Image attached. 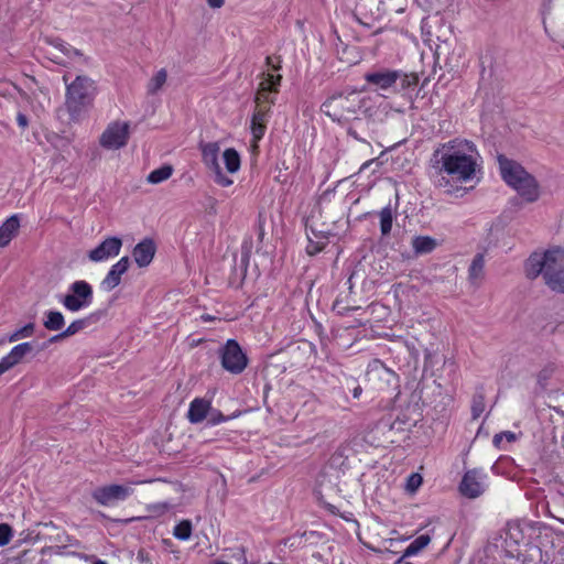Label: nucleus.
Masks as SVG:
<instances>
[{"mask_svg":"<svg viewBox=\"0 0 564 564\" xmlns=\"http://www.w3.org/2000/svg\"><path fill=\"white\" fill-rule=\"evenodd\" d=\"M431 161L441 174L448 175L458 183L474 180L480 170V155L474 142L466 139H453L440 144Z\"/></svg>","mask_w":564,"mask_h":564,"instance_id":"obj_1","label":"nucleus"},{"mask_svg":"<svg viewBox=\"0 0 564 564\" xmlns=\"http://www.w3.org/2000/svg\"><path fill=\"white\" fill-rule=\"evenodd\" d=\"M525 275L530 280L543 276L544 283L555 292L564 293V250L555 248L543 253L533 252L525 261Z\"/></svg>","mask_w":564,"mask_h":564,"instance_id":"obj_2","label":"nucleus"},{"mask_svg":"<svg viewBox=\"0 0 564 564\" xmlns=\"http://www.w3.org/2000/svg\"><path fill=\"white\" fill-rule=\"evenodd\" d=\"M66 86L65 108L72 121H79L93 106L97 95L96 83L86 75H78L69 82V75H63Z\"/></svg>","mask_w":564,"mask_h":564,"instance_id":"obj_3","label":"nucleus"},{"mask_svg":"<svg viewBox=\"0 0 564 564\" xmlns=\"http://www.w3.org/2000/svg\"><path fill=\"white\" fill-rule=\"evenodd\" d=\"M367 99L356 90L335 91L326 98L321 106V111L334 122L346 123L358 119L359 113L367 112L365 108Z\"/></svg>","mask_w":564,"mask_h":564,"instance_id":"obj_4","label":"nucleus"},{"mask_svg":"<svg viewBox=\"0 0 564 564\" xmlns=\"http://www.w3.org/2000/svg\"><path fill=\"white\" fill-rule=\"evenodd\" d=\"M501 178L528 203L539 199V184L533 175L518 162L503 154L497 156Z\"/></svg>","mask_w":564,"mask_h":564,"instance_id":"obj_5","label":"nucleus"},{"mask_svg":"<svg viewBox=\"0 0 564 564\" xmlns=\"http://www.w3.org/2000/svg\"><path fill=\"white\" fill-rule=\"evenodd\" d=\"M59 303L69 312L76 313L89 307L94 301L93 286L85 280L74 281L68 292L58 297Z\"/></svg>","mask_w":564,"mask_h":564,"instance_id":"obj_6","label":"nucleus"},{"mask_svg":"<svg viewBox=\"0 0 564 564\" xmlns=\"http://www.w3.org/2000/svg\"><path fill=\"white\" fill-rule=\"evenodd\" d=\"M219 356L223 368L232 375L241 373L248 366V358L235 339L225 343L219 349Z\"/></svg>","mask_w":564,"mask_h":564,"instance_id":"obj_7","label":"nucleus"},{"mask_svg":"<svg viewBox=\"0 0 564 564\" xmlns=\"http://www.w3.org/2000/svg\"><path fill=\"white\" fill-rule=\"evenodd\" d=\"M130 138V123L128 121L110 122L99 138V144L106 150L124 148Z\"/></svg>","mask_w":564,"mask_h":564,"instance_id":"obj_8","label":"nucleus"},{"mask_svg":"<svg viewBox=\"0 0 564 564\" xmlns=\"http://www.w3.org/2000/svg\"><path fill=\"white\" fill-rule=\"evenodd\" d=\"M132 494L131 486L112 484L96 488L91 492V497L100 506L111 507L127 500Z\"/></svg>","mask_w":564,"mask_h":564,"instance_id":"obj_9","label":"nucleus"},{"mask_svg":"<svg viewBox=\"0 0 564 564\" xmlns=\"http://www.w3.org/2000/svg\"><path fill=\"white\" fill-rule=\"evenodd\" d=\"M486 474L479 469L467 470L459 484L460 494L469 499H475L485 492Z\"/></svg>","mask_w":564,"mask_h":564,"instance_id":"obj_10","label":"nucleus"},{"mask_svg":"<svg viewBox=\"0 0 564 564\" xmlns=\"http://www.w3.org/2000/svg\"><path fill=\"white\" fill-rule=\"evenodd\" d=\"M48 43L56 52H47V57L58 65L67 66L72 61L83 57L77 48L61 39H52Z\"/></svg>","mask_w":564,"mask_h":564,"instance_id":"obj_11","label":"nucleus"},{"mask_svg":"<svg viewBox=\"0 0 564 564\" xmlns=\"http://www.w3.org/2000/svg\"><path fill=\"white\" fill-rule=\"evenodd\" d=\"M122 240L119 237H108L96 248L88 252V259L93 262H102L119 254Z\"/></svg>","mask_w":564,"mask_h":564,"instance_id":"obj_12","label":"nucleus"},{"mask_svg":"<svg viewBox=\"0 0 564 564\" xmlns=\"http://www.w3.org/2000/svg\"><path fill=\"white\" fill-rule=\"evenodd\" d=\"M402 72L392 69H382L365 74V80L376 86L378 89L387 90L391 88L401 77Z\"/></svg>","mask_w":564,"mask_h":564,"instance_id":"obj_13","label":"nucleus"},{"mask_svg":"<svg viewBox=\"0 0 564 564\" xmlns=\"http://www.w3.org/2000/svg\"><path fill=\"white\" fill-rule=\"evenodd\" d=\"M130 259L122 257L119 261L111 265L108 273L100 283L104 291L110 292L121 283V276L128 271Z\"/></svg>","mask_w":564,"mask_h":564,"instance_id":"obj_14","label":"nucleus"},{"mask_svg":"<svg viewBox=\"0 0 564 564\" xmlns=\"http://www.w3.org/2000/svg\"><path fill=\"white\" fill-rule=\"evenodd\" d=\"M33 351V345L29 341L14 346L8 355L0 359V367L7 372L19 365L23 358Z\"/></svg>","mask_w":564,"mask_h":564,"instance_id":"obj_15","label":"nucleus"},{"mask_svg":"<svg viewBox=\"0 0 564 564\" xmlns=\"http://www.w3.org/2000/svg\"><path fill=\"white\" fill-rule=\"evenodd\" d=\"M155 251L156 247L154 241L150 238H145L137 243L132 251V256L138 267L144 268L152 262Z\"/></svg>","mask_w":564,"mask_h":564,"instance_id":"obj_16","label":"nucleus"},{"mask_svg":"<svg viewBox=\"0 0 564 564\" xmlns=\"http://www.w3.org/2000/svg\"><path fill=\"white\" fill-rule=\"evenodd\" d=\"M212 409V402L204 398H195L191 401L187 419L192 424H198L207 419Z\"/></svg>","mask_w":564,"mask_h":564,"instance_id":"obj_17","label":"nucleus"},{"mask_svg":"<svg viewBox=\"0 0 564 564\" xmlns=\"http://www.w3.org/2000/svg\"><path fill=\"white\" fill-rule=\"evenodd\" d=\"M102 316L101 311H96L83 318H78L73 321L66 328H65V335H68V337L74 336L78 334L79 332L93 326L94 324L98 323Z\"/></svg>","mask_w":564,"mask_h":564,"instance_id":"obj_18","label":"nucleus"},{"mask_svg":"<svg viewBox=\"0 0 564 564\" xmlns=\"http://www.w3.org/2000/svg\"><path fill=\"white\" fill-rule=\"evenodd\" d=\"M20 227V220L18 215L10 216L0 226V248H3L10 243V241L17 236Z\"/></svg>","mask_w":564,"mask_h":564,"instance_id":"obj_19","label":"nucleus"},{"mask_svg":"<svg viewBox=\"0 0 564 564\" xmlns=\"http://www.w3.org/2000/svg\"><path fill=\"white\" fill-rule=\"evenodd\" d=\"M203 162L210 170L218 169L219 144L217 142H208L200 144Z\"/></svg>","mask_w":564,"mask_h":564,"instance_id":"obj_20","label":"nucleus"},{"mask_svg":"<svg viewBox=\"0 0 564 564\" xmlns=\"http://www.w3.org/2000/svg\"><path fill=\"white\" fill-rule=\"evenodd\" d=\"M431 542V536L429 534H421L415 538L404 550L403 555L394 563V564H410L404 561L405 557H410L416 555L424 547H426Z\"/></svg>","mask_w":564,"mask_h":564,"instance_id":"obj_21","label":"nucleus"},{"mask_svg":"<svg viewBox=\"0 0 564 564\" xmlns=\"http://www.w3.org/2000/svg\"><path fill=\"white\" fill-rule=\"evenodd\" d=\"M485 257L482 253H477L468 269V279L471 284L478 286L484 279Z\"/></svg>","mask_w":564,"mask_h":564,"instance_id":"obj_22","label":"nucleus"},{"mask_svg":"<svg viewBox=\"0 0 564 564\" xmlns=\"http://www.w3.org/2000/svg\"><path fill=\"white\" fill-rule=\"evenodd\" d=\"M411 245L415 254L421 256L434 251L437 247V241L430 236H415Z\"/></svg>","mask_w":564,"mask_h":564,"instance_id":"obj_23","label":"nucleus"},{"mask_svg":"<svg viewBox=\"0 0 564 564\" xmlns=\"http://www.w3.org/2000/svg\"><path fill=\"white\" fill-rule=\"evenodd\" d=\"M43 325L48 330H61L65 325L64 315L59 311H46Z\"/></svg>","mask_w":564,"mask_h":564,"instance_id":"obj_24","label":"nucleus"},{"mask_svg":"<svg viewBox=\"0 0 564 564\" xmlns=\"http://www.w3.org/2000/svg\"><path fill=\"white\" fill-rule=\"evenodd\" d=\"M379 218H380V231L382 236H388L391 232L392 224L394 219V213L391 208V205L383 207L379 212Z\"/></svg>","mask_w":564,"mask_h":564,"instance_id":"obj_25","label":"nucleus"},{"mask_svg":"<svg viewBox=\"0 0 564 564\" xmlns=\"http://www.w3.org/2000/svg\"><path fill=\"white\" fill-rule=\"evenodd\" d=\"M223 159L229 173H236L239 171L240 155L234 148L226 149L223 153Z\"/></svg>","mask_w":564,"mask_h":564,"instance_id":"obj_26","label":"nucleus"},{"mask_svg":"<svg viewBox=\"0 0 564 564\" xmlns=\"http://www.w3.org/2000/svg\"><path fill=\"white\" fill-rule=\"evenodd\" d=\"M167 73L164 68H161L155 75L149 80L147 89L148 94L155 95L166 83Z\"/></svg>","mask_w":564,"mask_h":564,"instance_id":"obj_27","label":"nucleus"},{"mask_svg":"<svg viewBox=\"0 0 564 564\" xmlns=\"http://www.w3.org/2000/svg\"><path fill=\"white\" fill-rule=\"evenodd\" d=\"M240 415V412H234L230 415H224L218 409L212 406L209 414L207 416V424L210 426H215L217 424L227 422L229 420L236 419Z\"/></svg>","mask_w":564,"mask_h":564,"instance_id":"obj_28","label":"nucleus"},{"mask_svg":"<svg viewBox=\"0 0 564 564\" xmlns=\"http://www.w3.org/2000/svg\"><path fill=\"white\" fill-rule=\"evenodd\" d=\"M173 173V169L170 165H163L159 169L153 170L147 177L151 184H159L166 181Z\"/></svg>","mask_w":564,"mask_h":564,"instance_id":"obj_29","label":"nucleus"},{"mask_svg":"<svg viewBox=\"0 0 564 564\" xmlns=\"http://www.w3.org/2000/svg\"><path fill=\"white\" fill-rule=\"evenodd\" d=\"M263 80L260 83L262 90L263 89H270L272 93H278L279 87L281 84L282 76L281 75H274L270 72L263 73Z\"/></svg>","mask_w":564,"mask_h":564,"instance_id":"obj_30","label":"nucleus"},{"mask_svg":"<svg viewBox=\"0 0 564 564\" xmlns=\"http://www.w3.org/2000/svg\"><path fill=\"white\" fill-rule=\"evenodd\" d=\"M485 406V395L481 391H477L471 402V416L474 420H477L484 413Z\"/></svg>","mask_w":564,"mask_h":564,"instance_id":"obj_31","label":"nucleus"},{"mask_svg":"<svg viewBox=\"0 0 564 564\" xmlns=\"http://www.w3.org/2000/svg\"><path fill=\"white\" fill-rule=\"evenodd\" d=\"M173 534L181 541H186L192 534V523L188 520H183L174 527Z\"/></svg>","mask_w":564,"mask_h":564,"instance_id":"obj_32","label":"nucleus"},{"mask_svg":"<svg viewBox=\"0 0 564 564\" xmlns=\"http://www.w3.org/2000/svg\"><path fill=\"white\" fill-rule=\"evenodd\" d=\"M35 325L34 323H29L21 328L15 329L9 337L8 340L10 343L18 341L19 339L31 337L34 333Z\"/></svg>","mask_w":564,"mask_h":564,"instance_id":"obj_33","label":"nucleus"},{"mask_svg":"<svg viewBox=\"0 0 564 564\" xmlns=\"http://www.w3.org/2000/svg\"><path fill=\"white\" fill-rule=\"evenodd\" d=\"M423 478L420 474L413 473L406 478L405 489L410 494H414L422 485Z\"/></svg>","mask_w":564,"mask_h":564,"instance_id":"obj_34","label":"nucleus"},{"mask_svg":"<svg viewBox=\"0 0 564 564\" xmlns=\"http://www.w3.org/2000/svg\"><path fill=\"white\" fill-rule=\"evenodd\" d=\"M250 129H251L253 141L257 143L258 141H260L263 138V135L265 133L267 124L251 120Z\"/></svg>","mask_w":564,"mask_h":564,"instance_id":"obj_35","label":"nucleus"},{"mask_svg":"<svg viewBox=\"0 0 564 564\" xmlns=\"http://www.w3.org/2000/svg\"><path fill=\"white\" fill-rule=\"evenodd\" d=\"M270 93H272V90H270V89L262 90L261 85H259V90L256 96L257 106H261L262 102H268L270 105H273L275 102V99L270 96Z\"/></svg>","mask_w":564,"mask_h":564,"instance_id":"obj_36","label":"nucleus"},{"mask_svg":"<svg viewBox=\"0 0 564 564\" xmlns=\"http://www.w3.org/2000/svg\"><path fill=\"white\" fill-rule=\"evenodd\" d=\"M12 535V528L8 523H0V546L9 544Z\"/></svg>","mask_w":564,"mask_h":564,"instance_id":"obj_37","label":"nucleus"},{"mask_svg":"<svg viewBox=\"0 0 564 564\" xmlns=\"http://www.w3.org/2000/svg\"><path fill=\"white\" fill-rule=\"evenodd\" d=\"M269 111L270 107L264 108L262 106H257L256 110L253 111L251 120L267 124Z\"/></svg>","mask_w":564,"mask_h":564,"instance_id":"obj_38","label":"nucleus"},{"mask_svg":"<svg viewBox=\"0 0 564 564\" xmlns=\"http://www.w3.org/2000/svg\"><path fill=\"white\" fill-rule=\"evenodd\" d=\"M148 510L152 516L160 517L170 510L167 502H158L148 506Z\"/></svg>","mask_w":564,"mask_h":564,"instance_id":"obj_39","label":"nucleus"},{"mask_svg":"<svg viewBox=\"0 0 564 564\" xmlns=\"http://www.w3.org/2000/svg\"><path fill=\"white\" fill-rule=\"evenodd\" d=\"M215 174V177H214V181L223 186V187H227V186H230L234 182L230 177L226 176L223 171H221V167L219 166L218 169H214L212 170Z\"/></svg>","mask_w":564,"mask_h":564,"instance_id":"obj_40","label":"nucleus"},{"mask_svg":"<svg viewBox=\"0 0 564 564\" xmlns=\"http://www.w3.org/2000/svg\"><path fill=\"white\" fill-rule=\"evenodd\" d=\"M350 383L352 384V387H351V389H350V391H351V393H352V397H354L355 399H359V398H360V395H361V393H362V388H361V386H360V384L356 381V379H355V378H352V377L347 378V384H348V387L350 386Z\"/></svg>","mask_w":564,"mask_h":564,"instance_id":"obj_41","label":"nucleus"},{"mask_svg":"<svg viewBox=\"0 0 564 564\" xmlns=\"http://www.w3.org/2000/svg\"><path fill=\"white\" fill-rule=\"evenodd\" d=\"M17 123H18V126L21 129H26L28 126H29L28 117L24 113H22V112H18V115H17Z\"/></svg>","mask_w":564,"mask_h":564,"instance_id":"obj_42","label":"nucleus"},{"mask_svg":"<svg viewBox=\"0 0 564 564\" xmlns=\"http://www.w3.org/2000/svg\"><path fill=\"white\" fill-rule=\"evenodd\" d=\"M553 6V0H541V12L542 14H547L551 12Z\"/></svg>","mask_w":564,"mask_h":564,"instance_id":"obj_43","label":"nucleus"},{"mask_svg":"<svg viewBox=\"0 0 564 564\" xmlns=\"http://www.w3.org/2000/svg\"><path fill=\"white\" fill-rule=\"evenodd\" d=\"M551 375V370L549 369H543L539 372L538 375V382L541 384V386H544V382L547 380V378L550 377Z\"/></svg>","mask_w":564,"mask_h":564,"instance_id":"obj_44","label":"nucleus"},{"mask_svg":"<svg viewBox=\"0 0 564 564\" xmlns=\"http://www.w3.org/2000/svg\"><path fill=\"white\" fill-rule=\"evenodd\" d=\"M323 249L322 246H318L317 243L310 241V245L307 246V253L308 254H316Z\"/></svg>","mask_w":564,"mask_h":564,"instance_id":"obj_45","label":"nucleus"},{"mask_svg":"<svg viewBox=\"0 0 564 564\" xmlns=\"http://www.w3.org/2000/svg\"><path fill=\"white\" fill-rule=\"evenodd\" d=\"M502 433V436L503 438L509 442V443H512L517 440V436L513 432L511 431H505V432H501Z\"/></svg>","mask_w":564,"mask_h":564,"instance_id":"obj_46","label":"nucleus"},{"mask_svg":"<svg viewBox=\"0 0 564 564\" xmlns=\"http://www.w3.org/2000/svg\"><path fill=\"white\" fill-rule=\"evenodd\" d=\"M503 436H502V433H498L494 436L492 438V444L498 447V448H501V443L503 441Z\"/></svg>","mask_w":564,"mask_h":564,"instance_id":"obj_47","label":"nucleus"},{"mask_svg":"<svg viewBox=\"0 0 564 564\" xmlns=\"http://www.w3.org/2000/svg\"><path fill=\"white\" fill-rule=\"evenodd\" d=\"M225 0H207V3L213 9H218L224 6Z\"/></svg>","mask_w":564,"mask_h":564,"instance_id":"obj_48","label":"nucleus"},{"mask_svg":"<svg viewBox=\"0 0 564 564\" xmlns=\"http://www.w3.org/2000/svg\"><path fill=\"white\" fill-rule=\"evenodd\" d=\"M347 133H348V135H350L351 138H354L357 141L366 142V140L360 138L359 134L357 133V131L355 129H352V128H349L347 130Z\"/></svg>","mask_w":564,"mask_h":564,"instance_id":"obj_49","label":"nucleus"},{"mask_svg":"<svg viewBox=\"0 0 564 564\" xmlns=\"http://www.w3.org/2000/svg\"><path fill=\"white\" fill-rule=\"evenodd\" d=\"M67 337H68V335H65V329H64L59 334L54 335L53 337H51L50 338V343H56V341L62 340V339L67 338Z\"/></svg>","mask_w":564,"mask_h":564,"instance_id":"obj_50","label":"nucleus"},{"mask_svg":"<svg viewBox=\"0 0 564 564\" xmlns=\"http://www.w3.org/2000/svg\"><path fill=\"white\" fill-rule=\"evenodd\" d=\"M371 373L378 375V376H380L381 373L382 375H388V376L391 375L390 371L387 368H384V367H380L378 369H375V370L371 371Z\"/></svg>","mask_w":564,"mask_h":564,"instance_id":"obj_51","label":"nucleus"},{"mask_svg":"<svg viewBox=\"0 0 564 564\" xmlns=\"http://www.w3.org/2000/svg\"><path fill=\"white\" fill-rule=\"evenodd\" d=\"M138 561H140L141 563H147L148 562V556L144 554L143 551H140L138 553Z\"/></svg>","mask_w":564,"mask_h":564,"instance_id":"obj_52","label":"nucleus"},{"mask_svg":"<svg viewBox=\"0 0 564 564\" xmlns=\"http://www.w3.org/2000/svg\"><path fill=\"white\" fill-rule=\"evenodd\" d=\"M265 62H267V64H268L269 66H272V68H273L274 70H278V69L280 68V66H275V65H273V58H272L271 56H268V57H267V59H265Z\"/></svg>","mask_w":564,"mask_h":564,"instance_id":"obj_53","label":"nucleus"},{"mask_svg":"<svg viewBox=\"0 0 564 564\" xmlns=\"http://www.w3.org/2000/svg\"><path fill=\"white\" fill-rule=\"evenodd\" d=\"M448 184H449V181H448V180H446L445 177H441V178L438 180V186H440V187L447 186Z\"/></svg>","mask_w":564,"mask_h":564,"instance_id":"obj_54","label":"nucleus"},{"mask_svg":"<svg viewBox=\"0 0 564 564\" xmlns=\"http://www.w3.org/2000/svg\"><path fill=\"white\" fill-rule=\"evenodd\" d=\"M93 564H107V562L100 558H96L94 560Z\"/></svg>","mask_w":564,"mask_h":564,"instance_id":"obj_55","label":"nucleus"},{"mask_svg":"<svg viewBox=\"0 0 564 564\" xmlns=\"http://www.w3.org/2000/svg\"><path fill=\"white\" fill-rule=\"evenodd\" d=\"M203 319H204V321H212V319H213V317H212V316H209V315H207V316H203Z\"/></svg>","mask_w":564,"mask_h":564,"instance_id":"obj_56","label":"nucleus"},{"mask_svg":"<svg viewBox=\"0 0 564 564\" xmlns=\"http://www.w3.org/2000/svg\"><path fill=\"white\" fill-rule=\"evenodd\" d=\"M214 564H229V563L224 562V561H215Z\"/></svg>","mask_w":564,"mask_h":564,"instance_id":"obj_57","label":"nucleus"},{"mask_svg":"<svg viewBox=\"0 0 564 564\" xmlns=\"http://www.w3.org/2000/svg\"><path fill=\"white\" fill-rule=\"evenodd\" d=\"M6 371L0 367V376L3 375Z\"/></svg>","mask_w":564,"mask_h":564,"instance_id":"obj_58","label":"nucleus"}]
</instances>
